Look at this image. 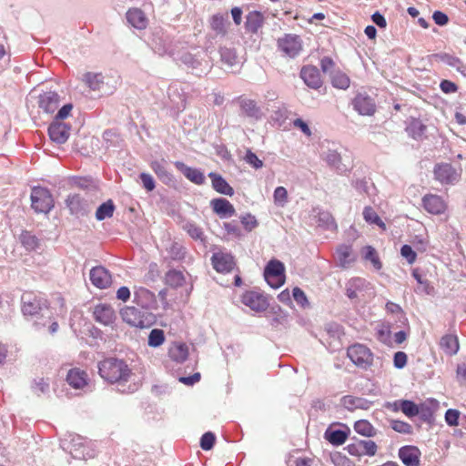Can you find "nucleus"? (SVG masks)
Returning a JSON list of instances; mask_svg holds the SVG:
<instances>
[{"label":"nucleus","mask_w":466,"mask_h":466,"mask_svg":"<svg viewBox=\"0 0 466 466\" xmlns=\"http://www.w3.org/2000/svg\"><path fill=\"white\" fill-rule=\"evenodd\" d=\"M165 341V334L162 329H154L150 331L148 336V345L153 348L159 347Z\"/></svg>","instance_id":"42"},{"label":"nucleus","mask_w":466,"mask_h":466,"mask_svg":"<svg viewBox=\"0 0 466 466\" xmlns=\"http://www.w3.org/2000/svg\"><path fill=\"white\" fill-rule=\"evenodd\" d=\"M66 204L72 214H77L83 209V199L77 194L69 195L66 199Z\"/></svg>","instance_id":"39"},{"label":"nucleus","mask_w":466,"mask_h":466,"mask_svg":"<svg viewBox=\"0 0 466 466\" xmlns=\"http://www.w3.org/2000/svg\"><path fill=\"white\" fill-rule=\"evenodd\" d=\"M236 101L240 107L241 113L245 116L255 120H258L262 117V111L255 100L240 96Z\"/></svg>","instance_id":"13"},{"label":"nucleus","mask_w":466,"mask_h":466,"mask_svg":"<svg viewBox=\"0 0 466 466\" xmlns=\"http://www.w3.org/2000/svg\"><path fill=\"white\" fill-rule=\"evenodd\" d=\"M336 66V64L334 60L329 56H324L320 60V67L323 73H332L334 68Z\"/></svg>","instance_id":"56"},{"label":"nucleus","mask_w":466,"mask_h":466,"mask_svg":"<svg viewBox=\"0 0 466 466\" xmlns=\"http://www.w3.org/2000/svg\"><path fill=\"white\" fill-rule=\"evenodd\" d=\"M227 15L216 14L210 18V27L217 35H225L227 34Z\"/></svg>","instance_id":"32"},{"label":"nucleus","mask_w":466,"mask_h":466,"mask_svg":"<svg viewBox=\"0 0 466 466\" xmlns=\"http://www.w3.org/2000/svg\"><path fill=\"white\" fill-rule=\"evenodd\" d=\"M245 161L256 169L263 167V162L250 149L247 150Z\"/></svg>","instance_id":"52"},{"label":"nucleus","mask_w":466,"mask_h":466,"mask_svg":"<svg viewBox=\"0 0 466 466\" xmlns=\"http://www.w3.org/2000/svg\"><path fill=\"white\" fill-rule=\"evenodd\" d=\"M93 316L96 322L108 326L116 320V313L113 308L105 303H100L95 306L93 309Z\"/></svg>","instance_id":"14"},{"label":"nucleus","mask_w":466,"mask_h":466,"mask_svg":"<svg viewBox=\"0 0 466 466\" xmlns=\"http://www.w3.org/2000/svg\"><path fill=\"white\" fill-rule=\"evenodd\" d=\"M441 90L445 94L455 93L458 91V86L450 80H442L440 84Z\"/></svg>","instance_id":"59"},{"label":"nucleus","mask_w":466,"mask_h":466,"mask_svg":"<svg viewBox=\"0 0 466 466\" xmlns=\"http://www.w3.org/2000/svg\"><path fill=\"white\" fill-rule=\"evenodd\" d=\"M140 179L142 181L144 187L147 191H152L155 188V181L149 174L142 173L140 175Z\"/></svg>","instance_id":"61"},{"label":"nucleus","mask_w":466,"mask_h":466,"mask_svg":"<svg viewBox=\"0 0 466 466\" xmlns=\"http://www.w3.org/2000/svg\"><path fill=\"white\" fill-rule=\"evenodd\" d=\"M400 255L406 258L409 264H413L416 261L417 254L410 245H403L400 248Z\"/></svg>","instance_id":"49"},{"label":"nucleus","mask_w":466,"mask_h":466,"mask_svg":"<svg viewBox=\"0 0 466 466\" xmlns=\"http://www.w3.org/2000/svg\"><path fill=\"white\" fill-rule=\"evenodd\" d=\"M332 86L339 89H347L350 85V77L342 72H337L331 76Z\"/></svg>","instance_id":"40"},{"label":"nucleus","mask_w":466,"mask_h":466,"mask_svg":"<svg viewBox=\"0 0 466 466\" xmlns=\"http://www.w3.org/2000/svg\"><path fill=\"white\" fill-rule=\"evenodd\" d=\"M284 265L279 260H270L265 268L268 283L277 289L284 284Z\"/></svg>","instance_id":"7"},{"label":"nucleus","mask_w":466,"mask_h":466,"mask_svg":"<svg viewBox=\"0 0 466 466\" xmlns=\"http://www.w3.org/2000/svg\"><path fill=\"white\" fill-rule=\"evenodd\" d=\"M362 255L365 260H369L377 270L381 269L382 263L376 249L371 246H366L362 248Z\"/></svg>","instance_id":"36"},{"label":"nucleus","mask_w":466,"mask_h":466,"mask_svg":"<svg viewBox=\"0 0 466 466\" xmlns=\"http://www.w3.org/2000/svg\"><path fill=\"white\" fill-rule=\"evenodd\" d=\"M223 227L229 236L234 238H240L242 236L241 229L237 221L226 222Z\"/></svg>","instance_id":"48"},{"label":"nucleus","mask_w":466,"mask_h":466,"mask_svg":"<svg viewBox=\"0 0 466 466\" xmlns=\"http://www.w3.org/2000/svg\"><path fill=\"white\" fill-rule=\"evenodd\" d=\"M439 345L449 356L456 355L460 350L459 339L455 334H446L442 336Z\"/></svg>","instance_id":"25"},{"label":"nucleus","mask_w":466,"mask_h":466,"mask_svg":"<svg viewBox=\"0 0 466 466\" xmlns=\"http://www.w3.org/2000/svg\"><path fill=\"white\" fill-rule=\"evenodd\" d=\"M363 218L366 222L377 225L382 230H386V224L381 220L377 212L371 207H365L363 209Z\"/></svg>","instance_id":"37"},{"label":"nucleus","mask_w":466,"mask_h":466,"mask_svg":"<svg viewBox=\"0 0 466 466\" xmlns=\"http://www.w3.org/2000/svg\"><path fill=\"white\" fill-rule=\"evenodd\" d=\"M241 302L254 311H264L268 307L267 297L263 294L249 290L246 291L241 298Z\"/></svg>","instance_id":"9"},{"label":"nucleus","mask_w":466,"mask_h":466,"mask_svg":"<svg viewBox=\"0 0 466 466\" xmlns=\"http://www.w3.org/2000/svg\"><path fill=\"white\" fill-rule=\"evenodd\" d=\"M434 176L442 184H454L459 181L461 173L451 164L441 163L435 166Z\"/></svg>","instance_id":"8"},{"label":"nucleus","mask_w":466,"mask_h":466,"mask_svg":"<svg viewBox=\"0 0 466 466\" xmlns=\"http://www.w3.org/2000/svg\"><path fill=\"white\" fill-rule=\"evenodd\" d=\"M127 22L138 30H144L148 25V19L145 13L139 8H130L127 12Z\"/></svg>","instance_id":"23"},{"label":"nucleus","mask_w":466,"mask_h":466,"mask_svg":"<svg viewBox=\"0 0 466 466\" xmlns=\"http://www.w3.org/2000/svg\"><path fill=\"white\" fill-rule=\"evenodd\" d=\"M59 96L54 91H47L39 96L38 105L46 113H54L59 106Z\"/></svg>","instance_id":"20"},{"label":"nucleus","mask_w":466,"mask_h":466,"mask_svg":"<svg viewBox=\"0 0 466 466\" xmlns=\"http://www.w3.org/2000/svg\"><path fill=\"white\" fill-rule=\"evenodd\" d=\"M213 211L220 218H228L235 215L233 205L226 198H216L211 201Z\"/></svg>","instance_id":"24"},{"label":"nucleus","mask_w":466,"mask_h":466,"mask_svg":"<svg viewBox=\"0 0 466 466\" xmlns=\"http://www.w3.org/2000/svg\"><path fill=\"white\" fill-rule=\"evenodd\" d=\"M82 80L91 90H100L104 85V76L101 73L87 72Z\"/></svg>","instance_id":"30"},{"label":"nucleus","mask_w":466,"mask_h":466,"mask_svg":"<svg viewBox=\"0 0 466 466\" xmlns=\"http://www.w3.org/2000/svg\"><path fill=\"white\" fill-rule=\"evenodd\" d=\"M211 262L215 270L219 273H229L236 267L234 257L223 251L214 253L211 257Z\"/></svg>","instance_id":"10"},{"label":"nucleus","mask_w":466,"mask_h":466,"mask_svg":"<svg viewBox=\"0 0 466 466\" xmlns=\"http://www.w3.org/2000/svg\"><path fill=\"white\" fill-rule=\"evenodd\" d=\"M408 360L407 354L403 351H398L394 354V366L397 369H402L406 366Z\"/></svg>","instance_id":"57"},{"label":"nucleus","mask_w":466,"mask_h":466,"mask_svg":"<svg viewBox=\"0 0 466 466\" xmlns=\"http://www.w3.org/2000/svg\"><path fill=\"white\" fill-rule=\"evenodd\" d=\"M240 222L246 231L250 232L258 227L256 218L251 214H246L240 218Z\"/></svg>","instance_id":"47"},{"label":"nucleus","mask_w":466,"mask_h":466,"mask_svg":"<svg viewBox=\"0 0 466 466\" xmlns=\"http://www.w3.org/2000/svg\"><path fill=\"white\" fill-rule=\"evenodd\" d=\"M456 375L460 383L466 385V363L458 364L456 369Z\"/></svg>","instance_id":"64"},{"label":"nucleus","mask_w":466,"mask_h":466,"mask_svg":"<svg viewBox=\"0 0 466 466\" xmlns=\"http://www.w3.org/2000/svg\"><path fill=\"white\" fill-rule=\"evenodd\" d=\"M347 356L358 367L368 369L372 365L373 354L371 350L363 344H354L348 348Z\"/></svg>","instance_id":"5"},{"label":"nucleus","mask_w":466,"mask_h":466,"mask_svg":"<svg viewBox=\"0 0 466 466\" xmlns=\"http://www.w3.org/2000/svg\"><path fill=\"white\" fill-rule=\"evenodd\" d=\"M401 411L411 418L419 414V407L411 400H401L400 404Z\"/></svg>","instance_id":"45"},{"label":"nucleus","mask_w":466,"mask_h":466,"mask_svg":"<svg viewBox=\"0 0 466 466\" xmlns=\"http://www.w3.org/2000/svg\"><path fill=\"white\" fill-rule=\"evenodd\" d=\"M460 412L454 409H449L445 413V420L450 426H457L459 424Z\"/></svg>","instance_id":"53"},{"label":"nucleus","mask_w":466,"mask_h":466,"mask_svg":"<svg viewBox=\"0 0 466 466\" xmlns=\"http://www.w3.org/2000/svg\"><path fill=\"white\" fill-rule=\"evenodd\" d=\"M345 450L350 456H353V457H356L359 459H360L362 457L361 456V449H360V440H356L355 441L348 444L345 447Z\"/></svg>","instance_id":"54"},{"label":"nucleus","mask_w":466,"mask_h":466,"mask_svg":"<svg viewBox=\"0 0 466 466\" xmlns=\"http://www.w3.org/2000/svg\"><path fill=\"white\" fill-rule=\"evenodd\" d=\"M185 230L189 234L191 238L194 239H200L203 236L202 229L194 223H187L184 227Z\"/></svg>","instance_id":"51"},{"label":"nucleus","mask_w":466,"mask_h":466,"mask_svg":"<svg viewBox=\"0 0 466 466\" xmlns=\"http://www.w3.org/2000/svg\"><path fill=\"white\" fill-rule=\"evenodd\" d=\"M299 76L303 82L312 89H319L323 84L319 70L315 66H303Z\"/></svg>","instance_id":"12"},{"label":"nucleus","mask_w":466,"mask_h":466,"mask_svg":"<svg viewBox=\"0 0 466 466\" xmlns=\"http://www.w3.org/2000/svg\"><path fill=\"white\" fill-rule=\"evenodd\" d=\"M20 238L26 249L34 250L38 247V238L28 231L23 232Z\"/></svg>","instance_id":"43"},{"label":"nucleus","mask_w":466,"mask_h":466,"mask_svg":"<svg viewBox=\"0 0 466 466\" xmlns=\"http://www.w3.org/2000/svg\"><path fill=\"white\" fill-rule=\"evenodd\" d=\"M341 404L345 409H347L348 410H350V411H353L356 410H366L371 407L372 401H370L367 399H364V398H360V397L346 395V396L342 397Z\"/></svg>","instance_id":"21"},{"label":"nucleus","mask_w":466,"mask_h":466,"mask_svg":"<svg viewBox=\"0 0 466 466\" xmlns=\"http://www.w3.org/2000/svg\"><path fill=\"white\" fill-rule=\"evenodd\" d=\"M22 312L25 316L38 314L46 306V300L32 291H26L22 295Z\"/></svg>","instance_id":"6"},{"label":"nucleus","mask_w":466,"mask_h":466,"mask_svg":"<svg viewBox=\"0 0 466 466\" xmlns=\"http://www.w3.org/2000/svg\"><path fill=\"white\" fill-rule=\"evenodd\" d=\"M216 441V436L211 431L204 433L200 439V447L204 451H209L213 448Z\"/></svg>","instance_id":"46"},{"label":"nucleus","mask_w":466,"mask_h":466,"mask_svg":"<svg viewBox=\"0 0 466 466\" xmlns=\"http://www.w3.org/2000/svg\"><path fill=\"white\" fill-rule=\"evenodd\" d=\"M115 211V205L111 199L103 203L98 207L96 212L97 220H104L106 218H111Z\"/></svg>","instance_id":"38"},{"label":"nucleus","mask_w":466,"mask_h":466,"mask_svg":"<svg viewBox=\"0 0 466 466\" xmlns=\"http://www.w3.org/2000/svg\"><path fill=\"white\" fill-rule=\"evenodd\" d=\"M278 50L283 56L295 58L301 53L303 49L302 39L295 34H285L277 40Z\"/></svg>","instance_id":"2"},{"label":"nucleus","mask_w":466,"mask_h":466,"mask_svg":"<svg viewBox=\"0 0 466 466\" xmlns=\"http://www.w3.org/2000/svg\"><path fill=\"white\" fill-rule=\"evenodd\" d=\"M288 199V192L284 187H278L274 191V200L277 203L284 204Z\"/></svg>","instance_id":"58"},{"label":"nucleus","mask_w":466,"mask_h":466,"mask_svg":"<svg viewBox=\"0 0 466 466\" xmlns=\"http://www.w3.org/2000/svg\"><path fill=\"white\" fill-rule=\"evenodd\" d=\"M330 460L334 466H355L350 459L339 451L331 453Z\"/></svg>","instance_id":"44"},{"label":"nucleus","mask_w":466,"mask_h":466,"mask_svg":"<svg viewBox=\"0 0 466 466\" xmlns=\"http://www.w3.org/2000/svg\"><path fill=\"white\" fill-rule=\"evenodd\" d=\"M175 167L178 170H180L184 174V176L191 182L197 185H202L204 183L205 177L203 173L200 172L198 169L189 167L180 161L175 162Z\"/></svg>","instance_id":"26"},{"label":"nucleus","mask_w":466,"mask_h":466,"mask_svg":"<svg viewBox=\"0 0 466 466\" xmlns=\"http://www.w3.org/2000/svg\"><path fill=\"white\" fill-rule=\"evenodd\" d=\"M120 314L123 320L133 327L144 329L153 323L150 313L143 312L135 307H125Z\"/></svg>","instance_id":"3"},{"label":"nucleus","mask_w":466,"mask_h":466,"mask_svg":"<svg viewBox=\"0 0 466 466\" xmlns=\"http://www.w3.org/2000/svg\"><path fill=\"white\" fill-rule=\"evenodd\" d=\"M31 206L37 213H48L54 207V199L47 188L35 187L31 192Z\"/></svg>","instance_id":"4"},{"label":"nucleus","mask_w":466,"mask_h":466,"mask_svg":"<svg viewBox=\"0 0 466 466\" xmlns=\"http://www.w3.org/2000/svg\"><path fill=\"white\" fill-rule=\"evenodd\" d=\"M165 282L172 288L182 287L185 283V277L181 271L172 269L166 273Z\"/></svg>","instance_id":"35"},{"label":"nucleus","mask_w":466,"mask_h":466,"mask_svg":"<svg viewBox=\"0 0 466 466\" xmlns=\"http://www.w3.org/2000/svg\"><path fill=\"white\" fill-rule=\"evenodd\" d=\"M66 380L68 385L76 390L84 389L88 384V375L86 371L79 368L69 370Z\"/></svg>","instance_id":"18"},{"label":"nucleus","mask_w":466,"mask_h":466,"mask_svg":"<svg viewBox=\"0 0 466 466\" xmlns=\"http://www.w3.org/2000/svg\"><path fill=\"white\" fill-rule=\"evenodd\" d=\"M90 281L98 289H106L112 282V278L109 271L102 267H95L90 270Z\"/></svg>","instance_id":"17"},{"label":"nucleus","mask_w":466,"mask_h":466,"mask_svg":"<svg viewBox=\"0 0 466 466\" xmlns=\"http://www.w3.org/2000/svg\"><path fill=\"white\" fill-rule=\"evenodd\" d=\"M391 428L395 431L404 434H409L412 431L411 425L401 420H393L391 423Z\"/></svg>","instance_id":"50"},{"label":"nucleus","mask_w":466,"mask_h":466,"mask_svg":"<svg viewBox=\"0 0 466 466\" xmlns=\"http://www.w3.org/2000/svg\"><path fill=\"white\" fill-rule=\"evenodd\" d=\"M100 376L110 383L127 381L131 375L127 364L118 359L108 358L99 362Z\"/></svg>","instance_id":"1"},{"label":"nucleus","mask_w":466,"mask_h":466,"mask_svg":"<svg viewBox=\"0 0 466 466\" xmlns=\"http://www.w3.org/2000/svg\"><path fill=\"white\" fill-rule=\"evenodd\" d=\"M150 167L157 177L166 185L174 182L173 175L167 169L164 159L152 161Z\"/></svg>","instance_id":"28"},{"label":"nucleus","mask_w":466,"mask_h":466,"mask_svg":"<svg viewBox=\"0 0 466 466\" xmlns=\"http://www.w3.org/2000/svg\"><path fill=\"white\" fill-rule=\"evenodd\" d=\"M338 261L340 267L347 268L354 261L350 246L341 245L337 248Z\"/></svg>","instance_id":"33"},{"label":"nucleus","mask_w":466,"mask_h":466,"mask_svg":"<svg viewBox=\"0 0 466 466\" xmlns=\"http://www.w3.org/2000/svg\"><path fill=\"white\" fill-rule=\"evenodd\" d=\"M70 127L60 122H54L48 127L50 139L56 144H64L69 137Z\"/></svg>","instance_id":"19"},{"label":"nucleus","mask_w":466,"mask_h":466,"mask_svg":"<svg viewBox=\"0 0 466 466\" xmlns=\"http://www.w3.org/2000/svg\"><path fill=\"white\" fill-rule=\"evenodd\" d=\"M353 108L361 116H372L376 111V104L366 93H359L352 100Z\"/></svg>","instance_id":"11"},{"label":"nucleus","mask_w":466,"mask_h":466,"mask_svg":"<svg viewBox=\"0 0 466 466\" xmlns=\"http://www.w3.org/2000/svg\"><path fill=\"white\" fill-rule=\"evenodd\" d=\"M432 19L438 25H445L449 22V17L441 11H435L432 15Z\"/></svg>","instance_id":"63"},{"label":"nucleus","mask_w":466,"mask_h":466,"mask_svg":"<svg viewBox=\"0 0 466 466\" xmlns=\"http://www.w3.org/2000/svg\"><path fill=\"white\" fill-rule=\"evenodd\" d=\"M292 295H293L294 299L299 304L303 306V305L308 303V299H307L306 294H305V292L301 289H299L298 287L294 288L293 291H292Z\"/></svg>","instance_id":"62"},{"label":"nucleus","mask_w":466,"mask_h":466,"mask_svg":"<svg viewBox=\"0 0 466 466\" xmlns=\"http://www.w3.org/2000/svg\"><path fill=\"white\" fill-rule=\"evenodd\" d=\"M348 436V432L341 430L328 429L325 431V439L336 446L342 445L347 441Z\"/></svg>","instance_id":"34"},{"label":"nucleus","mask_w":466,"mask_h":466,"mask_svg":"<svg viewBox=\"0 0 466 466\" xmlns=\"http://www.w3.org/2000/svg\"><path fill=\"white\" fill-rule=\"evenodd\" d=\"M265 16L259 11H251L246 16L245 29L248 33L257 34L264 25Z\"/></svg>","instance_id":"22"},{"label":"nucleus","mask_w":466,"mask_h":466,"mask_svg":"<svg viewBox=\"0 0 466 466\" xmlns=\"http://www.w3.org/2000/svg\"><path fill=\"white\" fill-rule=\"evenodd\" d=\"M208 177L211 178L212 187L217 192L229 197L233 196V187L223 178L221 175L211 172L208 174Z\"/></svg>","instance_id":"27"},{"label":"nucleus","mask_w":466,"mask_h":466,"mask_svg":"<svg viewBox=\"0 0 466 466\" xmlns=\"http://www.w3.org/2000/svg\"><path fill=\"white\" fill-rule=\"evenodd\" d=\"M421 452L416 446L407 445L399 450V457L405 466H420Z\"/></svg>","instance_id":"16"},{"label":"nucleus","mask_w":466,"mask_h":466,"mask_svg":"<svg viewBox=\"0 0 466 466\" xmlns=\"http://www.w3.org/2000/svg\"><path fill=\"white\" fill-rule=\"evenodd\" d=\"M425 210L433 215H441L445 212L447 205L441 197L435 194H427L422 198Z\"/></svg>","instance_id":"15"},{"label":"nucleus","mask_w":466,"mask_h":466,"mask_svg":"<svg viewBox=\"0 0 466 466\" xmlns=\"http://www.w3.org/2000/svg\"><path fill=\"white\" fill-rule=\"evenodd\" d=\"M361 456L373 457L378 451V445L371 440H360Z\"/></svg>","instance_id":"41"},{"label":"nucleus","mask_w":466,"mask_h":466,"mask_svg":"<svg viewBox=\"0 0 466 466\" xmlns=\"http://www.w3.org/2000/svg\"><path fill=\"white\" fill-rule=\"evenodd\" d=\"M33 389L37 394L46 392L49 389L48 380L40 378L38 380L35 381Z\"/></svg>","instance_id":"55"},{"label":"nucleus","mask_w":466,"mask_h":466,"mask_svg":"<svg viewBox=\"0 0 466 466\" xmlns=\"http://www.w3.org/2000/svg\"><path fill=\"white\" fill-rule=\"evenodd\" d=\"M348 284L356 291L362 290L369 285L367 280L362 278H353L349 281Z\"/></svg>","instance_id":"60"},{"label":"nucleus","mask_w":466,"mask_h":466,"mask_svg":"<svg viewBox=\"0 0 466 466\" xmlns=\"http://www.w3.org/2000/svg\"><path fill=\"white\" fill-rule=\"evenodd\" d=\"M354 431L364 437H374L377 434V430L367 420H359L353 425Z\"/></svg>","instance_id":"31"},{"label":"nucleus","mask_w":466,"mask_h":466,"mask_svg":"<svg viewBox=\"0 0 466 466\" xmlns=\"http://www.w3.org/2000/svg\"><path fill=\"white\" fill-rule=\"evenodd\" d=\"M169 357L176 362H183L188 357V348L183 342L173 343L168 350Z\"/></svg>","instance_id":"29"}]
</instances>
